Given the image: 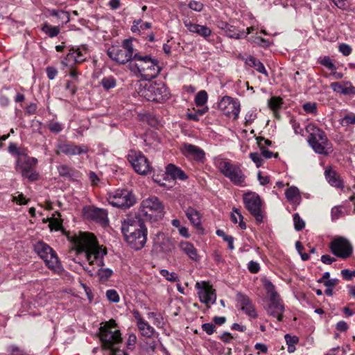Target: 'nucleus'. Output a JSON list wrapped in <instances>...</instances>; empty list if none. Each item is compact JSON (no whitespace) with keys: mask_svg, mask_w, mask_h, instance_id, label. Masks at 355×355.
Masks as SVG:
<instances>
[{"mask_svg":"<svg viewBox=\"0 0 355 355\" xmlns=\"http://www.w3.org/2000/svg\"><path fill=\"white\" fill-rule=\"evenodd\" d=\"M147 318L148 319H153V324L157 327H159L163 324V318L159 313L155 312H148L147 313Z\"/></svg>","mask_w":355,"mask_h":355,"instance_id":"41","label":"nucleus"},{"mask_svg":"<svg viewBox=\"0 0 355 355\" xmlns=\"http://www.w3.org/2000/svg\"><path fill=\"white\" fill-rule=\"evenodd\" d=\"M265 288L269 294L270 299H274L279 297V295L275 291V286L270 282H266L265 284Z\"/></svg>","mask_w":355,"mask_h":355,"instance_id":"46","label":"nucleus"},{"mask_svg":"<svg viewBox=\"0 0 355 355\" xmlns=\"http://www.w3.org/2000/svg\"><path fill=\"white\" fill-rule=\"evenodd\" d=\"M184 24L189 32L196 33L205 39L211 34V30L207 26L194 24L189 20H185Z\"/></svg>","mask_w":355,"mask_h":355,"instance_id":"25","label":"nucleus"},{"mask_svg":"<svg viewBox=\"0 0 355 355\" xmlns=\"http://www.w3.org/2000/svg\"><path fill=\"white\" fill-rule=\"evenodd\" d=\"M293 222L295 229L297 231L302 230L305 226L304 221L300 218V215L297 213L293 214Z\"/></svg>","mask_w":355,"mask_h":355,"instance_id":"45","label":"nucleus"},{"mask_svg":"<svg viewBox=\"0 0 355 355\" xmlns=\"http://www.w3.org/2000/svg\"><path fill=\"white\" fill-rule=\"evenodd\" d=\"M41 30L50 37H56L60 31L58 26H53L46 22L43 24Z\"/></svg>","mask_w":355,"mask_h":355,"instance_id":"36","label":"nucleus"},{"mask_svg":"<svg viewBox=\"0 0 355 355\" xmlns=\"http://www.w3.org/2000/svg\"><path fill=\"white\" fill-rule=\"evenodd\" d=\"M282 103L280 97L272 96L268 100V106L273 111H276L281 107Z\"/></svg>","mask_w":355,"mask_h":355,"instance_id":"40","label":"nucleus"},{"mask_svg":"<svg viewBox=\"0 0 355 355\" xmlns=\"http://www.w3.org/2000/svg\"><path fill=\"white\" fill-rule=\"evenodd\" d=\"M202 329L208 335H211L215 331V325L212 323H205L202 325Z\"/></svg>","mask_w":355,"mask_h":355,"instance_id":"59","label":"nucleus"},{"mask_svg":"<svg viewBox=\"0 0 355 355\" xmlns=\"http://www.w3.org/2000/svg\"><path fill=\"white\" fill-rule=\"evenodd\" d=\"M254 43L258 44L259 46L266 47L268 46L270 44V42L268 40H266L264 38H262L261 37H256L254 40H253Z\"/></svg>","mask_w":355,"mask_h":355,"instance_id":"62","label":"nucleus"},{"mask_svg":"<svg viewBox=\"0 0 355 355\" xmlns=\"http://www.w3.org/2000/svg\"><path fill=\"white\" fill-rule=\"evenodd\" d=\"M166 173L167 175L171 177L173 180L179 179L184 180L187 178V175L180 168L173 164H169L166 167Z\"/></svg>","mask_w":355,"mask_h":355,"instance_id":"29","label":"nucleus"},{"mask_svg":"<svg viewBox=\"0 0 355 355\" xmlns=\"http://www.w3.org/2000/svg\"><path fill=\"white\" fill-rule=\"evenodd\" d=\"M339 51L343 53V55L347 56L351 53L352 48L347 44H341L339 46Z\"/></svg>","mask_w":355,"mask_h":355,"instance_id":"63","label":"nucleus"},{"mask_svg":"<svg viewBox=\"0 0 355 355\" xmlns=\"http://www.w3.org/2000/svg\"><path fill=\"white\" fill-rule=\"evenodd\" d=\"M216 234L222 237L225 241H226L228 244V248L230 250H234V238L232 236L227 235L225 232L222 230H217Z\"/></svg>","mask_w":355,"mask_h":355,"instance_id":"39","label":"nucleus"},{"mask_svg":"<svg viewBox=\"0 0 355 355\" xmlns=\"http://www.w3.org/2000/svg\"><path fill=\"white\" fill-rule=\"evenodd\" d=\"M324 175L327 182L332 187L339 189L343 187V182L340 180L339 175L336 173V171H333L330 166L326 168Z\"/></svg>","mask_w":355,"mask_h":355,"instance_id":"27","label":"nucleus"},{"mask_svg":"<svg viewBox=\"0 0 355 355\" xmlns=\"http://www.w3.org/2000/svg\"><path fill=\"white\" fill-rule=\"evenodd\" d=\"M72 241L76 247L77 253L84 254L89 266L96 265L97 269L89 267L85 270L89 273L91 276L97 275L101 282L107 281L113 274L112 270L106 268H104L103 258L107 254V250L103 246H100L94 236L90 233H80L79 235H75Z\"/></svg>","mask_w":355,"mask_h":355,"instance_id":"1","label":"nucleus"},{"mask_svg":"<svg viewBox=\"0 0 355 355\" xmlns=\"http://www.w3.org/2000/svg\"><path fill=\"white\" fill-rule=\"evenodd\" d=\"M331 252L338 257L347 259L349 257L353 248L349 241L343 237L334 239L329 244Z\"/></svg>","mask_w":355,"mask_h":355,"instance_id":"15","label":"nucleus"},{"mask_svg":"<svg viewBox=\"0 0 355 355\" xmlns=\"http://www.w3.org/2000/svg\"><path fill=\"white\" fill-rule=\"evenodd\" d=\"M120 345H116L115 347L110 348V355H127V354L119 349Z\"/></svg>","mask_w":355,"mask_h":355,"instance_id":"64","label":"nucleus"},{"mask_svg":"<svg viewBox=\"0 0 355 355\" xmlns=\"http://www.w3.org/2000/svg\"><path fill=\"white\" fill-rule=\"evenodd\" d=\"M189 8L194 11L200 12L204 8V5L200 1L192 0L189 3Z\"/></svg>","mask_w":355,"mask_h":355,"instance_id":"50","label":"nucleus"},{"mask_svg":"<svg viewBox=\"0 0 355 355\" xmlns=\"http://www.w3.org/2000/svg\"><path fill=\"white\" fill-rule=\"evenodd\" d=\"M284 306L279 299V297L270 299V303L267 308V313L269 315L276 318L278 321H282Z\"/></svg>","mask_w":355,"mask_h":355,"instance_id":"24","label":"nucleus"},{"mask_svg":"<svg viewBox=\"0 0 355 355\" xmlns=\"http://www.w3.org/2000/svg\"><path fill=\"white\" fill-rule=\"evenodd\" d=\"M37 163L36 158L23 155L17 157L15 168L23 178H27L30 182H34L40 178L39 173L34 169Z\"/></svg>","mask_w":355,"mask_h":355,"instance_id":"10","label":"nucleus"},{"mask_svg":"<svg viewBox=\"0 0 355 355\" xmlns=\"http://www.w3.org/2000/svg\"><path fill=\"white\" fill-rule=\"evenodd\" d=\"M257 144L260 148H264L265 146H270L272 141L269 139H265L264 137H259L257 138Z\"/></svg>","mask_w":355,"mask_h":355,"instance_id":"60","label":"nucleus"},{"mask_svg":"<svg viewBox=\"0 0 355 355\" xmlns=\"http://www.w3.org/2000/svg\"><path fill=\"white\" fill-rule=\"evenodd\" d=\"M185 214L191 224L197 228L201 225V219L200 213L193 207H189L185 211Z\"/></svg>","mask_w":355,"mask_h":355,"instance_id":"31","label":"nucleus"},{"mask_svg":"<svg viewBox=\"0 0 355 355\" xmlns=\"http://www.w3.org/2000/svg\"><path fill=\"white\" fill-rule=\"evenodd\" d=\"M127 158L138 174L145 175L151 171L152 168L148 159L141 152L130 150Z\"/></svg>","mask_w":355,"mask_h":355,"instance_id":"13","label":"nucleus"},{"mask_svg":"<svg viewBox=\"0 0 355 355\" xmlns=\"http://www.w3.org/2000/svg\"><path fill=\"white\" fill-rule=\"evenodd\" d=\"M180 151L187 158L198 162L203 163L205 159V153L200 147L189 143H184L180 147Z\"/></svg>","mask_w":355,"mask_h":355,"instance_id":"19","label":"nucleus"},{"mask_svg":"<svg viewBox=\"0 0 355 355\" xmlns=\"http://www.w3.org/2000/svg\"><path fill=\"white\" fill-rule=\"evenodd\" d=\"M208 95L206 91L201 90L197 93L195 97V103L197 106H203L207 101Z\"/></svg>","mask_w":355,"mask_h":355,"instance_id":"38","label":"nucleus"},{"mask_svg":"<svg viewBox=\"0 0 355 355\" xmlns=\"http://www.w3.org/2000/svg\"><path fill=\"white\" fill-rule=\"evenodd\" d=\"M218 27L225 31V35L230 38L239 39L242 37L240 32L236 28L225 21H220Z\"/></svg>","mask_w":355,"mask_h":355,"instance_id":"30","label":"nucleus"},{"mask_svg":"<svg viewBox=\"0 0 355 355\" xmlns=\"http://www.w3.org/2000/svg\"><path fill=\"white\" fill-rule=\"evenodd\" d=\"M236 301L240 304L241 309L249 316L253 318L257 317V313L251 300L247 295L238 293Z\"/></svg>","mask_w":355,"mask_h":355,"instance_id":"23","label":"nucleus"},{"mask_svg":"<svg viewBox=\"0 0 355 355\" xmlns=\"http://www.w3.org/2000/svg\"><path fill=\"white\" fill-rule=\"evenodd\" d=\"M125 241L132 249H142L147 241V228L144 221L135 216L128 215L121 224Z\"/></svg>","mask_w":355,"mask_h":355,"instance_id":"2","label":"nucleus"},{"mask_svg":"<svg viewBox=\"0 0 355 355\" xmlns=\"http://www.w3.org/2000/svg\"><path fill=\"white\" fill-rule=\"evenodd\" d=\"M218 109L228 116H233L237 119L240 113V103L238 99L228 96H223L218 104Z\"/></svg>","mask_w":355,"mask_h":355,"instance_id":"16","label":"nucleus"},{"mask_svg":"<svg viewBox=\"0 0 355 355\" xmlns=\"http://www.w3.org/2000/svg\"><path fill=\"white\" fill-rule=\"evenodd\" d=\"M87 50L85 47L72 48L66 57L62 60V64L67 67H74L76 64L82 63L86 60Z\"/></svg>","mask_w":355,"mask_h":355,"instance_id":"18","label":"nucleus"},{"mask_svg":"<svg viewBox=\"0 0 355 355\" xmlns=\"http://www.w3.org/2000/svg\"><path fill=\"white\" fill-rule=\"evenodd\" d=\"M106 297L110 302L113 303H117L120 300L118 293L114 289L107 290L106 291Z\"/></svg>","mask_w":355,"mask_h":355,"instance_id":"47","label":"nucleus"},{"mask_svg":"<svg viewBox=\"0 0 355 355\" xmlns=\"http://www.w3.org/2000/svg\"><path fill=\"white\" fill-rule=\"evenodd\" d=\"M99 337L104 349H110L122 343L121 334L118 329H110L107 325H103L99 329Z\"/></svg>","mask_w":355,"mask_h":355,"instance_id":"12","label":"nucleus"},{"mask_svg":"<svg viewBox=\"0 0 355 355\" xmlns=\"http://www.w3.org/2000/svg\"><path fill=\"white\" fill-rule=\"evenodd\" d=\"M46 75L49 79L53 80L58 74V70L55 67L49 66L46 69Z\"/></svg>","mask_w":355,"mask_h":355,"instance_id":"57","label":"nucleus"},{"mask_svg":"<svg viewBox=\"0 0 355 355\" xmlns=\"http://www.w3.org/2000/svg\"><path fill=\"white\" fill-rule=\"evenodd\" d=\"M290 123L291 124L294 132L296 135H302L303 132V129L300 127V123L294 119L291 118Z\"/></svg>","mask_w":355,"mask_h":355,"instance_id":"54","label":"nucleus"},{"mask_svg":"<svg viewBox=\"0 0 355 355\" xmlns=\"http://www.w3.org/2000/svg\"><path fill=\"white\" fill-rule=\"evenodd\" d=\"M34 250L44 260L46 266L54 272L61 270V264L55 252L43 241H38L34 245Z\"/></svg>","mask_w":355,"mask_h":355,"instance_id":"9","label":"nucleus"},{"mask_svg":"<svg viewBox=\"0 0 355 355\" xmlns=\"http://www.w3.org/2000/svg\"><path fill=\"white\" fill-rule=\"evenodd\" d=\"M49 129L54 133H59L62 130V125L58 122H52L49 125Z\"/></svg>","mask_w":355,"mask_h":355,"instance_id":"55","label":"nucleus"},{"mask_svg":"<svg viewBox=\"0 0 355 355\" xmlns=\"http://www.w3.org/2000/svg\"><path fill=\"white\" fill-rule=\"evenodd\" d=\"M249 156L250 159L253 161V162L255 163L257 168L260 167L262 165L263 159L261 154L257 152L250 153Z\"/></svg>","mask_w":355,"mask_h":355,"instance_id":"48","label":"nucleus"},{"mask_svg":"<svg viewBox=\"0 0 355 355\" xmlns=\"http://www.w3.org/2000/svg\"><path fill=\"white\" fill-rule=\"evenodd\" d=\"M140 94L148 101L157 103H164L171 96L167 87L162 82H153L146 84L141 89Z\"/></svg>","mask_w":355,"mask_h":355,"instance_id":"7","label":"nucleus"},{"mask_svg":"<svg viewBox=\"0 0 355 355\" xmlns=\"http://www.w3.org/2000/svg\"><path fill=\"white\" fill-rule=\"evenodd\" d=\"M107 200L112 206L122 209L129 208L136 202L135 195L127 189H117L109 193Z\"/></svg>","mask_w":355,"mask_h":355,"instance_id":"11","label":"nucleus"},{"mask_svg":"<svg viewBox=\"0 0 355 355\" xmlns=\"http://www.w3.org/2000/svg\"><path fill=\"white\" fill-rule=\"evenodd\" d=\"M342 126H348L350 124H355V114L351 113L345 115L339 120Z\"/></svg>","mask_w":355,"mask_h":355,"instance_id":"44","label":"nucleus"},{"mask_svg":"<svg viewBox=\"0 0 355 355\" xmlns=\"http://www.w3.org/2000/svg\"><path fill=\"white\" fill-rule=\"evenodd\" d=\"M303 109L306 113L316 114L317 106L315 103H306L303 105Z\"/></svg>","mask_w":355,"mask_h":355,"instance_id":"52","label":"nucleus"},{"mask_svg":"<svg viewBox=\"0 0 355 355\" xmlns=\"http://www.w3.org/2000/svg\"><path fill=\"white\" fill-rule=\"evenodd\" d=\"M216 165L218 171L234 184L245 185V175L239 166L222 159L216 160Z\"/></svg>","mask_w":355,"mask_h":355,"instance_id":"6","label":"nucleus"},{"mask_svg":"<svg viewBox=\"0 0 355 355\" xmlns=\"http://www.w3.org/2000/svg\"><path fill=\"white\" fill-rule=\"evenodd\" d=\"M164 206L156 196H150L141 202L138 214L143 220L157 221L164 216Z\"/></svg>","mask_w":355,"mask_h":355,"instance_id":"4","label":"nucleus"},{"mask_svg":"<svg viewBox=\"0 0 355 355\" xmlns=\"http://www.w3.org/2000/svg\"><path fill=\"white\" fill-rule=\"evenodd\" d=\"M246 63L249 66L255 68L258 72L268 76V73L262 62L253 56H249L246 60Z\"/></svg>","mask_w":355,"mask_h":355,"instance_id":"32","label":"nucleus"},{"mask_svg":"<svg viewBox=\"0 0 355 355\" xmlns=\"http://www.w3.org/2000/svg\"><path fill=\"white\" fill-rule=\"evenodd\" d=\"M330 87L334 92L342 94L343 95L355 94V87L352 86L350 82H345L343 83L334 82L330 85Z\"/></svg>","mask_w":355,"mask_h":355,"instance_id":"26","label":"nucleus"},{"mask_svg":"<svg viewBox=\"0 0 355 355\" xmlns=\"http://www.w3.org/2000/svg\"><path fill=\"white\" fill-rule=\"evenodd\" d=\"M135 53L137 52L134 49L132 39H125L121 45L112 46L107 51V55L120 64H129L134 60Z\"/></svg>","mask_w":355,"mask_h":355,"instance_id":"5","label":"nucleus"},{"mask_svg":"<svg viewBox=\"0 0 355 355\" xmlns=\"http://www.w3.org/2000/svg\"><path fill=\"white\" fill-rule=\"evenodd\" d=\"M196 288L198 290L200 301L205 304L207 307H210V304H214L216 302V291L209 282H197L196 284Z\"/></svg>","mask_w":355,"mask_h":355,"instance_id":"17","label":"nucleus"},{"mask_svg":"<svg viewBox=\"0 0 355 355\" xmlns=\"http://www.w3.org/2000/svg\"><path fill=\"white\" fill-rule=\"evenodd\" d=\"M160 275L165 277L166 280L171 282H176L179 281L178 276L175 272H170L168 270L166 269H162L160 270Z\"/></svg>","mask_w":355,"mask_h":355,"instance_id":"43","label":"nucleus"},{"mask_svg":"<svg viewBox=\"0 0 355 355\" xmlns=\"http://www.w3.org/2000/svg\"><path fill=\"white\" fill-rule=\"evenodd\" d=\"M248 268L252 273H257L260 270L259 264L254 261H250L248 263Z\"/></svg>","mask_w":355,"mask_h":355,"instance_id":"58","label":"nucleus"},{"mask_svg":"<svg viewBox=\"0 0 355 355\" xmlns=\"http://www.w3.org/2000/svg\"><path fill=\"white\" fill-rule=\"evenodd\" d=\"M49 14L51 16L56 17L60 19L62 24H67L70 20L69 13L62 10H50Z\"/></svg>","mask_w":355,"mask_h":355,"instance_id":"35","label":"nucleus"},{"mask_svg":"<svg viewBox=\"0 0 355 355\" xmlns=\"http://www.w3.org/2000/svg\"><path fill=\"white\" fill-rule=\"evenodd\" d=\"M287 200L293 203H299L301 196L299 189L295 187H291L285 192Z\"/></svg>","mask_w":355,"mask_h":355,"instance_id":"34","label":"nucleus"},{"mask_svg":"<svg viewBox=\"0 0 355 355\" xmlns=\"http://www.w3.org/2000/svg\"><path fill=\"white\" fill-rule=\"evenodd\" d=\"M331 214L333 220H336L344 216V214L342 211V208L340 206L334 207L331 209Z\"/></svg>","mask_w":355,"mask_h":355,"instance_id":"51","label":"nucleus"},{"mask_svg":"<svg viewBox=\"0 0 355 355\" xmlns=\"http://www.w3.org/2000/svg\"><path fill=\"white\" fill-rule=\"evenodd\" d=\"M180 250L193 261L199 260L197 250L193 245L187 241H182L179 244Z\"/></svg>","mask_w":355,"mask_h":355,"instance_id":"28","label":"nucleus"},{"mask_svg":"<svg viewBox=\"0 0 355 355\" xmlns=\"http://www.w3.org/2000/svg\"><path fill=\"white\" fill-rule=\"evenodd\" d=\"M334 4L341 10H346L349 6L348 0H331Z\"/></svg>","mask_w":355,"mask_h":355,"instance_id":"53","label":"nucleus"},{"mask_svg":"<svg viewBox=\"0 0 355 355\" xmlns=\"http://www.w3.org/2000/svg\"><path fill=\"white\" fill-rule=\"evenodd\" d=\"M137 343V336L134 334H131L129 335L128 340H127V347L128 349L132 350L135 348V345Z\"/></svg>","mask_w":355,"mask_h":355,"instance_id":"56","label":"nucleus"},{"mask_svg":"<svg viewBox=\"0 0 355 355\" xmlns=\"http://www.w3.org/2000/svg\"><path fill=\"white\" fill-rule=\"evenodd\" d=\"M313 132L308 137V143L315 153L328 155L332 152V146L325 132L320 128L313 127Z\"/></svg>","mask_w":355,"mask_h":355,"instance_id":"8","label":"nucleus"},{"mask_svg":"<svg viewBox=\"0 0 355 355\" xmlns=\"http://www.w3.org/2000/svg\"><path fill=\"white\" fill-rule=\"evenodd\" d=\"M128 68L135 76L145 80L155 78L161 70L156 60L140 53H135L134 60L128 64Z\"/></svg>","mask_w":355,"mask_h":355,"instance_id":"3","label":"nucleus"},{"mask_svg":"<svg viewBox=\"0 0 355 355\" xmlns=\"http://www.w3.org/2000/svg\"><path fill=\"white\" fill-rule=\"evenodd\" d=\"M60 175L62 177L71 178L73 175V170L67 165H61L58 167Z\"/></svg>","mask_w":355,"mask_h":355,"instance_id":"42","label":"nucleus"},{"mask_svg":"<svg viewBox=\"0 0 355 355\" xmlns=\"http://www.w3.org/2000/svg\"><path fill=\"white\" fill-rule=\"evenodd\" d=\"M132 314L135 319L137 328L141 335L146 338L152 337L155 332V329L141 317L138 311H134Z\"/></svg>","mask_w":355,"mask_h":355,"instance_id":"22","label":"nucleus"},{"mask_svg":"<svg viewBox=\"0 0 355 355\" xmlns=\"http://www.w3.org/2000/svg\"><path fill=\"white\" fill-rule=\"evenodd\" d=\"M49 222V227L51 230H62V221L60 219V214L58 212L53 214L52 217L47 218Z\"/></svg>","mask_w":355,"mask_h":355,"instance_id":"33","label":"nucleus"},{"mask_svg":"<svg viewBox=\"0 0 355 355\" xmlns=\"http://www.w3.org/2000/svg\"><path fill=\"white\" fill-rule=\"evenodd\" d=\"M243 201L246 209L255 218L258 223L263 221V215L261 212V200L256 193H248L243 196Z\"/></svg>","mask_w":355,"mask_h":355,"instance_id":"14","label":"nucleus"},{"mask_svg":"<svg viewBox=\"0 0 355 355\" xmlns=\"http://www.w3.org/2000/svg\"><path fill=\"white\" fill-rule=\"evenodd\" d=\"M320 63L330 70L336 69V66L332 62V61L329 57H327V56L323 57L322 58L320 59Z\"/></svg>","mask_w":355,"mask_h":355,"instance_id":"49","label":"nucleus"},{"mask_svg":"<svg viewBox=\"0 0 355 355\" xmlns=\"http://www.w3.org/2000/svg\"><path fill=\"white\" fill-rule=\"evenodd\" d=\"M101 85L106 90L115 87L116 85V79L113 76L104 77L101 81Z\"/></svg>","mask_w":355,"mask_h":355,"instance_id":"37","label":"nucleus"},{"mask_svg":"<svg viewBox=\"0 0 355 355\" xmlns=\"http://www.w3.org/2000/svg\"><path fill=\"white\" fill-rule=\"evenodd\" d=\"M87 147L84 145L77 146L69 143H60L57 146L56 154L63 153L67 155H78L87 153Z\"/></svg>","mask_w":355,"mask_h":355,"instance_id":"20","label":"nucleus"},{"mask_svg":"<svg viewBox=\"0 0 355 355\" xmlns=\"http://www.w3.org/2000/svg\"><path fill=\"white\" fill-rule=\"evenodd\" d=\"M12 201L19 205H26L27 203V200L22 193H18L17 196H12Z\"/></svg>","mask_w":355,"mask_h":355,"instance_id":"61","label":"nucleus"},{"mask_svg":"<svg viewBox=\"0 0 355 355\" xmlns=\"http://www.w3.org/2000/svg\"><path fill=\"white\" fill-rule=\"evenodd\" d=\"M84 214L87 218L94 220L103 226H105L108 223L107 213L103 209L86 207L84 209Z\"/></svg>","mask_w":355,"mask_h":355,"instance_id":"21","label":"nucleus"}]
</instances>
